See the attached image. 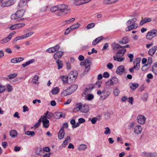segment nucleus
I'll return each instance as SVG.
<instances>
[{
  "label": "nucleus",
  "instance_id": "obj_38",
  "mask_svg": "<svg viewBox=\"0 0 157 157\" xmlns=\"http://www.w3.org/2000/svg\"><path fill=\"white\" fill-rule=\"evenodd\" d=\"M24 39H25L24 35H23L21 36H17L14 39L13 42H15V43L18 40H22Z\"/></svg>",
  "mask_w": 157,
  "mask_h": 157
},
{
  "label": "nucleus",
  "instance_id": "obj_42",
  "mask_svg": "<svg viewBox=\"0 0 157 157\" xmlns=\"http://www.w3.org/2000/svg\"><path fill=\"white\" fill-rule=\"evenodd\" d=\"M34 33V32H31L26 33L24 35V37L25 38H27V37H29L31 36Z\"/></svg>",
  "mask_w": 157,
  "mask_h": 157
},
{
  "label": "nucleus",
  "instance_id": "obj_62",
  "mask_svg": "<svg viewBox=\"0 0 157 157\" xmlns=\"http://www.w3.org/2000/svg\"><path fill=\"white\" fill-rule=\"evenodd\" d=\"M10 29L11 30L17 29L16 24L12 25L10 27Z\"/></svg>",
  "mask_w": 157,
  "mask_h": 157
},
{
  "label": "nucleus",
  "instance_id": "obj_43",
  "mask_svg": "<svg viewBox=\"0 0 157 157\" xmlns=\"http://www.w3.org/2000/svg\"><path fill=\"white\" fill-rule=\"evenodd\" d=\"M84 63L85 64V66H88L89 65L90 66L91 65V62L90 61V59H86L84 61Z\"/></svg>",
  "mask_w": 157,
  "mask_h": 157
},
{
  "label": "nucleus",
  "instance_id": "obj_3",
  "mask_svg": "<svg viewBox=\"0 0 157 157\" xmlns=\"http://www.w3.org/2000/svg\"><path fill=\"white\" fill-rule=\"evenodd\" d=\"M157 35V30L153 29L148 33L146 35V38L148 40H151L153 38L155 37Z\"/></svg>",
  "mask_w": 157,
  "mask_h": 157
},
{
  "label": "nucleus",
  "instance_id": "obj_17",
  "mask_svg": "<svg viewBox=\"0 0 157 157\" xmlns=\"http://www.w3.org/2000/svg\"><path fill=\"white\" fill-rule=\"evenodd\" d=\"M113 50L116 49H117L120 48H122V46L120 45L119 44L115 42L111 44Z\"/></svg>",
  "mask_w": 157,
  "mask_h": 157
},
{
  "label": "nucleus",
  "instance_id": "obj_54",
  "mask_svg": "<svg viewBox=\"0 0 157 157\" xmlns=\"http://www.w3.org/2000/svg\"><path fill=\"white\" fill-rule=\"evenodd\" d=\"M107 67L109 69H111L113 68V65L111 63H108L107 65Z\"/></svg>",
  "mask_w": 157,
  "mask_h": 157
},
{
  "label": "nucleus",
  "instance_id": "obj_6",
  "mask_svg": "<svg viewBox=\"0 0 157 157\" xmlns=\"http://www.w3.org/2000/svg\"><path fill=\"white\" fill-rule=\"evenodd\" d=\"M91 0H75L74 4L75 6H79L88 3Z\"/></svg>",
  "mask_w": 157,
  "mask_h": 157
},
{
  "label": "nucleus",
  "instance_id": "obj_25",
  "mask_svg": "<svg viewBox=\"0 0 157 157\" xmlns=\"http://www.w3.org/2000/svg\"><path fill=\"white\" fill-rule=\"evenodd\" d=\"M11 38L10 36H8L2 40H0V43L2 44H4L9 42Z\"/></svg>",
  "mask_w": 157,
  "mask_h": 157
},
{
  "label": "nucleus",
  "instance_id": "obj_44",
  "mask_svg": "<svg viewBox=\"0 0 157 157\" xmlns=\"http://www.w3.org/2000/svg\"><path fill=\"white\" fill-rule=\"evenodd\" d=\"M114 94L115 96H117L120 93V91L118 89L116 88L113 91Z\"/></svg>",
  "mask_w": 157,
  "mask_h": 157
},
{
  "label": "nucleus",
  "instance_id": "obj_46",
  "mask_svg": "<svg viewBox=\"0 0 157 157\" xmlns=\"http://www.w3.org/2000/svg\"><path fill=\"white\" fill-rule=\"evenodd\" d=\"M101 84V82L99 81H98L94 85L96 87L99 88L100 87Z\"/></svg>",
  "mask_w": 157,
  "mask_h": 157
},
{
  "label": "nucleus",
  "instance_id": "obj_30",
  "mask_svg": "<svg viewBox=\"0 0 157 157\" xmlns=\"http://www.w3.org/2000/svg\"><path fill=\"white\" fill-rule=\"evenodd\" d=\"M152 71L155 75H157V62L154 64L152 67Z\"/></svg>",
  "mask_w": 157,
  "mask_h": 157
},
{
  "label": "nucleus",
  "instance_id": "obj_24",
  "mask_svg": "<svg viewBox=\"0 0 157 157\" xmlns=\"http://www.w3.org/2000/svg\"><path fill=\"white\" fill-rule=\"evenodd\" d=\"M103 38V37L102 36L99 37L95 39L92 42V45H96L98 43L100 42L101 40H102Z\"/></svg>",
  "mask_w": 157,
  "mask_h": 157
},
{
  "label": "nucleus",
  "instance_id": "obj_41",
  "mask_svg": "<svg viewBox=\"0 0 157 157\" xmlns=\"http://www.w3.org/2000/svg\"><path fill=\"white\" fill-rule=\"evenodd\" d=\"M57 10L59 11L58 5L53 6L51 8V11L52 12H54Z\"/></svg>",
  "mask_w": 157,
  "mask_h": 157
},
{
  "label": "nucleus",
  "instance_id": "obj_15",
  "mask_svg": "<svg viewBox=\"0 0 157 157\" xmlns=\"http://www.w3.org/2000/svg\"><path fill=\"white\" fill-rule=\"evenodd\" d=\"M157 50V47L154 46L151 48L148 52V54L151 56H152L155 53Z\"/></svg>",
  "mask_w": 157,
  "mask_h": 157
},
{
  "label": "nucleus",
  "instance_id": "obj_19",
  "mask_svg": "<svg viewBox=\"0 0 157 157\" xmlns=\"http://www.w3.org/2000/svg\"><path fill=\"white\" fill-rule=\"evenodd\" d=\"M89 107L87 105H82L81 111L82 113H87L89 111Z\"/></svg>",
  "mask_w": 157,
  "mask_h": 157
},
{
  "label": "nucleus",
  "instance_id": "obj_60",
  "mask_svg": "<svg viewBox=\"0 0 157 157\" xmlns=\"http://www.w3.org/2000/svg\"><path fill=\"white\" fill-rule=\"evenodd\" d=\"M11 18L12 20H15L16 19L18 18V17H17V15H16L15 13L11 15Z\"/></svg>",
  "mask_w": 157,
  "mask_h": 157
},
{
  "label": "nucleus",
  "instance_id": "obj_10",
  "mask_svg": "<svg viewBox=\"0 0 157 157\" xmlns=\"http://www.w3.org/2000/svg\"><path fill=\"white\" fill-rule=\"evenodd\" d=\"M65 130L63 128H61L59 130L58 134V138L59 140L63 139L64 136Z\"/></svg>",
  "mask_w": 157,
  "mask_h": 157
},
{
  "label": "nucleus",
  "instance_id": "obj_9",
  "mask_svg": "<svg viewBox=\"0 0 157 157\" xmlns=\"http://www.w3.org/2000/svg\"><path fill=\"white\" fill-rule=\"evenodd\" d=\"M25 12V10L24 9H21L17 11L16 13V14L17 15V17L20 18L23 16Z\"/></svg>",
  "mask_w": 157,
  "mask_h": 157
},
{
  "label": "nucleus",
  "instance_id": "obj_29",
  "mask_svg": "<svg viewBox=\"0 0 157 157\" xmlns=\"http://www.w3.org/2000/svg\"><path fill=\"white\" fill-rule=\"evenodd\" d=\"M56 63L57 64L58 69L59 70L62 68L63 66V63L62 61L58 59L56 61Z\"/></svg>",
  "mask_w": 157,
  "mask_h": 157
},
{
  "label": "nucleus",
  "instance_id": "obj_5",
  "mask_svg": "<svg viewBox=\"0 0 157 157\" xmlns=\"http://www.w3.org/2000/svg\"><path fill=\"white\" fill-rule=\"evenodd\" d=\"M137 120L139 124H144L145 123L146 118L144 116L140 115L137 117Z\"/></svg>",
  "mask_w": 157,
  "mask_h": 157
},
{
  "label": "nucleus",
  "instance_id": "obj_8",
  "mask_svg": "<svg viewBox=\"0 0 157 157\" xmlns=\"http://www.w3.org/2000/svg\"><path fill=\"white\" fill-rule=\"evenodd\" d=\"M30 0H21L18 4V6L20 8H22L27 5L28 2Z\"/></svg>",
  "mask_w": 157,
  "mask_h": 157
},
{
  "label": "nucleus",
  "instance_id": "obj_2",
  "mask_svg": "<svg viewBox=\"0 0 157 157\" xmlns=\"http://www.w3.org/2000/svg\"><path fill=\"white\" fill-rule=\"evenodd\" d=\"M78 75V73L76 71H74L71 72L68 74V78L70 80L69 81V84L72 83Z\"/></svg>",
  "mask_w": 157,
  "mask_h": 157
},
{
  "label": "nucleus",
  "instance_id": "obj_51",
  "mask_svg": "<svg viewBox=\"0 0 157 157\" xmlns=\"http://www.w3.org/2000/svg\"><path fill=\"white\" fill-rule=\"evenodd\" d=\"M94 98L93 95L92 94H89L87 95V98L89 100H91Z\"/></svg>",
  "mask_w": 157,
  "mask_h": 157
},
{
  "label": "nucleus",
  "instance_id": "obj_37",
  "mask_svg": "<svg viewBox=\"0 0 157 157\" xmlns=\"http://www.w3.org/2000/svg\"><path fill=\"white\" fill-rule=\"evenodd\" d=\"M17 29L21 28L24 27L25 25V24L24 23H19L16 24Z\"/></svg>",
  "mask_w": 157,
  "mask_h": 157
},
{
  "label": "nucleus",
  "instance_id": "obj_21",
  "mask_svg": "<svg viewBox=\"0 0 157 157\" xmlns=\"http://www.w3.org/2000/svg\"><path fill=\"white\" fill-rule=\"evenodd\" d=\"M129 86L130 88L133 90H135L139 86V84L136 83H130L129 84Z\"/></svg>",
  "mask_w": 157,
  "mask_h": 157
},
{
  "label": "nucleus",
  "instance_id": "obj_31",
  "mask_svg": "<svg viewBox=\"0 0 157 157\" xmlns=\"http://www.w3.org/2000/svg\"><path fill=\"white\" fill-rule=\"evenodd\" d=\"M59 91V89L58 87H55L52 90L51 92L52 94L55 95L58 93Z\"/></svg>",
  "mask_w": 157,
  "mask_h": 157
},
{
  "label": "nucleus",
  "instance_id": "obj_57",
  "mask_svg": "<svg viewBox=\"0 0 157 157\" xmlns=\"http://www.w3.org/2000/svg\"><path fill=\"white\" fill-rule=\"evenodd\" d=\"M97 120V119L96 118L94 117L91 119V121L92 124H94L96 123Z\"/></svg>",
  "mask_w": 157,
  "mask_h": 157
},
{
  "label": "nucleus",
  "instance_id": "obj_59",
  "mask_svg": "<svg viewBox=\"0 0 157 157\" xmlns=\"http://www.w3.org/2000/svg\"><path fill=\"white\" fill-rule=\"evenodd\" d=\"M134 124L135 123L134 122H132L130 123L128 126V127L129 129H131L132 128L134 125Z\"/></svg>",
  "mask_w": 157,
  "mask_h": 157
},
{
  "label": "nucleus",
  "instance_id": "obj_36",
  "mask_svg": "<svg viewBox=\"0 0 157 157\" xmlns=\"http://www.w3.org/2000/svg\"><path fill=\"white\" fill-rule=\"evenodd\" d=\"M17 75V73H14L13 74H11L7 76L10 79H12L14 78Z\"/></svg>",
  "mask_w": 157,
  "mask_h": 157
},
{
  "label": "nucleus",
  "instance_id": "obj_58",
  "mask_svg": "<svg viewBox=\"0 0 157 157\" xmlns=\"http://www.w3.org/2000/svg\"><path fill=\"white\" fill-rule=\"evenodd\" d=\"M128 56L130 58V62H132L134 57L133 55L131 54H128Z\"/></svg>",
  "mask_w": 157,
  "mask_h": 157
},
{
  "label": "nucleus",
  "instance_id": "obj_20",
  "mask_svg": "<svg viewBox=\"0 0 157 157\" xmlns=\"http://www.w3.org/2000/svg\"><path fill=\"white\" fill-rule=\"evenodd\" d=\"M78 86L77 84H74L69 87L68 89L69 90L71 93H73L78 88Z\"/></svg>",
  "mask_w": 157,
  "mask_h": 157
},
{
  "label": "nucleus",
  "instance_id": "obj_23",
  "mask_svg": "<svg viewBox=\"0 0 157 157\" xmlns=\"http://www.w3.org/2000/svg\"><path fill=\"white\" fill-rule=\"evenodd\" d=\"M71 92L69 90L68 88L66 90H64L61 93V95L62 96H65L67 95L71 94Z\"/></svg>",
  "mask_w": 157,
  "mask_h": 157
},
{
  "label": "nucleus",
  "instance_id": "obj_28",
  "mask_svg": "<svg viewBox=\"0 0 157 157\" xmlns=\"http://www.w3.org/2000/svg\"><path fill=\"white\" fill-rule=\"evenodd\" d=\"M35 61V59H33L29 60L27 62L22 64V67H25L29 65L30 64L32 63Z\"/></svg>",
  "mask_w": 157,
  "mask_h": 157
},
{
  "label": "nucleus",
  "instance_id": "obj_63",
  "mask_svg": "<svg viewBox=\"0 0 157 157\" xmlns=\"http://www.w3.org/2000/svg\"><path fill=\"white\" fill-rule=\"evenodd\" d=\"M23 112H25L26 111H28L29 110V108L28 107L24 105L23 107Z\"/></svg>",
  "mask_w": 157,
  "mask_h": 157
},
{
  "label": "nucleus",
  "instance_id": "obj_49",
  "mask_svg": "<svg viewBox=\"0 0 157 157\" xmlns=\"http://www.w3.org/2000/svg\"><path fill=\"white\" fill-rule=\"evenodd\" d=\"M90 66L89 65L85 66V69L84 72V73H87L90 70Z\"/></svg>",
  "mask_w": 157,
  "mask_h": 157
},
{
  "label": "nucleus",
  "instance_id": "obj_33",
  "mask_svg": "<svg viewBox=\"0 0 157 157\" xmlns=\"http://www.w3.org/2000/svg\"><path fill=\"white\" fill-rule=\"evenodd\" d=\"M80 25L78 23H76L70 26V28L71 29V30H73L78 28L80 27Z\"/></svg>",
  "mask_w": 157,
  "mask_h": 157
},
{
  "label": "nucleus",
  "instance_id": "obj_55",
  "mask_svg": "<svg viewBox=\"0 0 157 157\" xmlns=\"http://www.w3.org/2000/svg\"><path fill=\"white\" fill-rule=\"evenodd\" d=\"M143 155L147 157H150L151 153L144 152L143 153Z\"/></svg>",
  "mask_w": 157,
  "mask_h": 157
},
{
  "label": "nucleus",
  "instance_id": "obj_26",
  "mask_svg": "<svg viewBox=\"0 0 157 157\" xmlns=\"http://www.w3.org/2000/svg\"><path fill=\"white\" fill-rule=\"evenodd\" d=\"M43 124V126L45 128H48L49 126V121L48 119L42 120Z\"/></svg>",
  "mask_w": 157,
  "mask_h": 157
},
{
  "label": "nucleus",
  "instance_id": "obj_13",
  "mask_svg": "<svg viewBox=\"0 0 157 157\" xmlns=\"http://www.w3.org/2000/svg\"><path fill=\"white\" fill-rule=\"evenodd\" d=\"M142 131V128L140 125L136 126L134 128V132L136 134L138 135L141 133Z\"/></svg>",
  "mask_w": 157,
  "mask_h": 157
},
{
  "label": "nucleus",
  "instance_id": "obj_56",
  "mask_svg": "<svg viewBox=\"0 0 157 157\" xmlns=\"http://www.w3.org/2000/svg\"><path fill=\"white\" fill-rule=\"evenodd\" d=\"M145 21V23L150 22L152 20V19L150 17H145L144 18Z\"/></svg>",
  "mask_w": 157,
  "mask_h": 157
},
{
  "label": "nucleus",
  "instance_id": "obj_27",
  "mask_svg": "<svg viewBox=\"0 0 157 157\" xmlns=\"http://www.w3.org/2000/svg\"><path fill=\"white\" fill-rule=\"evenodd\" d=\"M82 105L81 103L77 104L76 105V107L74 108L73 110L74 111H78L79 110L81 111Z\"/></svg>",
  "mask_w": 157,
  "mask_h": 157
},
{
  "label": "nucleus",
  "instance_id": "obj_32",
  "mask_svg": "<svg viewBox=\"0 0 157 157\" xmlns=\"http://www.w3.org/2000/svg\"><path fill=\"white\" fill-rule=\"evenodd\" d=\"M10 136L12 137H15L17 135V132L15 130H12L10 132Z\"/></svg>",
  "mask_w": 157,
  "mask_h": 157
},
{
  "label": "nucleus",
  "instance_id": "obj_34",
  "mask_svg": "<svg viewBox=\"0 0 157 157\" xmlns=\"http://www.w3.org/2000/svg\"><path fill=\"white\" fill-rule=\"evenodd\" d=\"M61 79L64 83H67L69 84V81L70 80L68 78V76H63L61 77Z\"/></svg>",
  "mask_w": 157,
  "mask_h": 157
},
{
  "label": "nucleus",
  "instance_id": "obj_39",
  "mask_svg": "<svg viewBox=\"0 0 157 157\" xmlns=\"http://www.w3.org/2000/svg\"><path fill=\"white\" fill-rule=\"evenodd\" d=\"M110 80L111 81L112 84H114L117 83L118 82V78L116 77H113Z\"/></svg>",
  "mask_w": 157,
  "mask_h": 157
},
{
  "label": "nucleus",
  "instance_id": "obj_18",
  "mask_svg": "<svg viewBox=\"0 0 157 157\" xmlns=\"http://www.w3.org/2000/svg\"><path fill=\"white\" fill-rule=\"evenodd\" d=\"M126 49H120L117 53V57H121L123 56L126 52Z\"/></svg>",
  "mask_w": 157,
  "mask_h": 157
},
{
  "label": "nucleus",
  "instance_id": "obj_35",
  "mask_svg": "<svg viewBox=\"0 0 157 157\" xmlns=\"http://www.w3.org/2000/svg\"><path fill=\"white\" fill-rule=\"evenodd\" d=\"M25 134L28 136H34L35 135V132L33 131H26Z\"/></svg>",
  "mask_w": 157,
  "mask_h": 157
},
{
  "label": "nucleus",
  "instance_id": "obj_47",
  "mask_svg": "<svg viewBox=\"0 0 157 157\" xmlns=\"http://www.w3.org/2000/svg\"><path fill=\"white\" fill-rule=\"evenodd\" d=\"M39 78V77L38 76L36 75H35L33 78V83L36 84L37 81H38Z\"/></svg>",
  "mask_w": 157,
  "mask_h": 157
},
{
  "label": "nucleus",
  "instance_id": "obj_45",
  "mask_svg": "<svg viewBox=\"0 0 157 157\" xmlns=\"http://www.w3.org/2000/svg\"><path fill=\"white\" fill-rule=\"evenodd\" d=\"M87 148V146L85 144H81L79 147V150H84Z\"/></svg>",
  "mask_w": 157,
  "mask_h": 157
},
{
  "label": "nucleus",
  "instance_id": "obj_64",
  "mask_svg": "<svg viewBox=\"0 0 157 157\" xmlns=\"http://www.w3.org/2000/svg\"><path fill=\"white\" fill-rule=\"evenodd\" d=\"M21 149V147L18 146H15L14 147V151H15L17 152L20 151Z\"/></svg>",
  "mask_w": 157,
  "mask_h": 157
},
{
  "label": "nucleus",
  "instance_id": "obj_12",
  "mask_svg": "<svg viewBox=\"0 0 157 157\" xmlns=\"http://www.w3.org/2000/svg\"><path fill=\"white\" fill-rule=\"evenodd\" d=\"M132 24L126 28V31H129L132 29H135L138 27V25L137 24L132 23Z\"/></svg>",
  "mask_w": 157,
  "mask_h": 157
},
{
  "label": "nucleus",
  "instance_id": "obj_40",
  "mask_svg": "<svg viewBox=\"0 0 157 157\" xmlns=\"http://www.w3.org/2000/svg\"><path fill=\"white\" fill-rule=\"evenodd\" d=\"M95 24L94 23H91L90 24H88L87 26L85 28L87 29H91L93 27H94L95 26Z\"/></svg>",
  "mask_w": 157,
  "mask_h": 157
},
{
  "label": "nucleus",
  "instance_id": "obj_1",
  "mask_svg": "<svg viewBox=\"0 0 157 157\" xmlns=\"http://www.w3.org/2000/svg\"><path fill=\"white\" fill-rule=\"evenodd\" d=\"M59 8V12L57 13L58 16H62L64 15L70 11L69 8H68V6L66 5L59 4L58 5Z\"/></svg>",
  "mask_w": 157,
  "mask_h": 157
},
{
  "label": "nucleus",
  "instance_id": "obj_48",
  "mask_svg": "<svg viewBox=\"0 0 157 157\" xmlns=\"http://www.w3.org/2000/svg\"><path fill=\"white\" fill-rule=\"evenodd\" d=\"M105 129L106 130V131H105L104 133L105 135H107L108 134H109L110 133V130L109 127H107L105 128Z\"/></svg>",
  "mask_w": 157,
  "mask_h": 157
},
{
  "label": "nucleus",
  "instance_id": "obj_22",
  "mask_svg": "<svg viewBox=\"0 0 157 157\" xmlns=\"http://www.w3.org/2000/svg\"><path fill=\"white\" fill-rule=\"evenodd\" d=\"M128 42V39L127 36L123 37L122 39L118 41V43L120 44H127Z\"/></svg>",
  "mask_w": 157,
  "mask_h": 157
},
{
  "label": "nucleus",
  "instance_id": "obj_61",
  "mask_svg": "<svg viewBox=\"0 0 157 157\" xmlns=\"http://www.w3.org/2000/svg\"><path fill=\"white\" fill-rule=\"evenodd\" d=\"M5 87L4 86L0 85V93H2L5 90Z\"/></svg>",
  "mask_w": 157,
  "mask_h": 157
},
{
  "label": "nucleus",
  "instance_id": "obj_11",
  "mask_svg": "<svg viewBox=\"0 0 157 157\" xmlns=\"http://www.w3.org/2000/svg\"><path fill=\"white\" fill-rule=\"evenodd\" d=\"M152 63V58L151 57L148 58L147 61V63L143 66L141 68L142 70V71H146L147 70V67L145 69H144V67H145L147 66H148L149 67Z\"/></svg>",
  "mask_w": 157,
  "mask_h": 157
},
{
  "label": "nucleus",
  "instance_id": "obj_7",
  "mask_svg": "<svg viewBox=\"0 0 157 157\" xmlns=\"http://www.w3.org/2000/svg\"><path fill=\"white\" fill-rule=\"evenodd\" d=\"M140 58H137L135 61L133 62L134 66L133 67L137 71L140 69Z\"/></svg>",
  "mask_w": 157,
  "mask_h": 157
},
{
  "label": "nucleus",
  "instance_id": "obj_16",
  "mask_svg": "<svg viewBox=\"0 0 157 157\" xmlns=\"http://www.w3.org/2000/svg\"><path fill=\"white\" fill-rule=\"evenodd\" d=\"M63 52L61 51H57L54 55V57L55 59L57 58H60L63 55Z\"/></svg>",
  "mask_w": 157,
  "mask_h": 157
},
{
  "label": "nucleus",
  "instance_id": "obj_50",
  "mask_svg": "<svg viewBox=\"0 0 157 157\" xmlns=\"http://www.w3.org/2000/svg\"><path fill=\"white\" fill-rule=\"evenodd\" d=\"M7 90L9 92H10L12 91L13 88L12 86L8 84L7 86Z\"/></svg>",
  "mask_w": 157,
  "mask_h": 157
},
{
  "label": "nucleus",
  "instance_id": "obj_52",
  "mask_svg": "<svg viewBox=\"0 0 157 157\" xmlns=\"http://www.w3.org/2000/svg\"><path fill=\"white\" fill-rule=\"evenodd\" d=\"M109 47V45L108 43H106L104 44L103 48L102 49V51L105 50L108 47Z\"/></svg>",
  "mask_w": 157,
  "mask_h": 157
},
{
  "label": "nucleus",
  "instance_id": "obj_53",
  "mask_svg": "<svg viewBox=\"0 0 157 157\" xmlns=\"http://www.w3.org/2000/svg\"><path fill=\"white\" fill-rule=\"evenodd\" d=\"M109 74L107 72H105L103 74V77L106 78H108L109 76Z\"/></svg>",
  "mask_w": 157,
  "mask_h": 157
},
{
  "label": "nucleus",
  "instance_id": "obj_14",
  "mask_svg": "<svg viewBox=\"0 0 157 157\" xmlns=\"http://www.w3.org/2000/svg\"><path fill=\"white\" fill-rule=\"evenodd\" d=\"M124 70V67L123 65H121L118 67L116 70V73L119 75H121L123 71Z\"/></svg>",
  "mask_w": 157,
  "mask_h": 157
},
{
  "label": "nucleus",
  "instance_id": "obj_4",
  "mask_svg": "<svg viewBox=\"0 0 157 157\" xmlns=\"http://www.w3.org/2000/svg\"><path fill=\"white\" fill-rule=\"evenodd\" d=\"M14 0H9L7 1L4 2L1 4V6L2 7H5L13 5L15 2Z\"/></svg>",
  "mask_w": 157,
  "mask_h": 157
}]
</instances>
